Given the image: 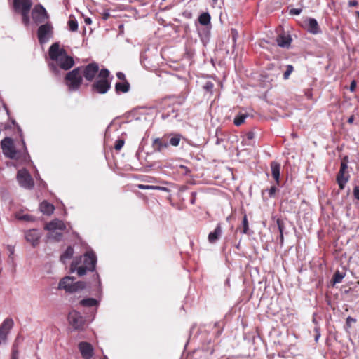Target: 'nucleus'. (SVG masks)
I'll use <instances>...</instances> for the list:
<instances>
[{
    "label": "nucleus",
    "mask_w": 359,
    "mask_h": 359,
    "mask_svg": "<svg viewBox=\"0 0 359 359\" xmlns=\"http://www.w3.org/2000/svg\"><path fill=\"white\" fill-rule=\"evenodd\" d=\"M1 147L6 157L13 160H27L28 154L24 140L21 141L20 147L18 148L11 137H5L1 142Z\"/></svg>",
    "instance_id": "1"
},
{
    "label": "nucleus",
    "mask_w": 359,
    "mask_h": 359,
    "mask_svg": "<svg viewBox=\"0 0 359 359\" xmlns=\"http://www.w3.org/2000/svg\"><path fill=\"white\" fill-rule=\"evenodd\" d=\"M109 71L102 69L98 73L97 77L91 86L93 93L105 94L111 88V81L109 79Z\"/></svg>",
    "instance_id": "2"
},
{
    "label": "nucleus",
    "mask_w": 359,
    "mask_h": 359,
    "mask_svg": "<svg viewBox=\"0 0 359 359\" xmlns=\"http://www.w3.org/2000/svg\"><path fill=\"white\" fill-rule=\"evenodd\" d=\"M82 67H79L69 72L65 77V83L69 90L76 91L79 90L83 82L81 74Z\"/></svg>",
    "instance_id": "3"
},
{
    "label": "nucleus",
    "mask_w": 359,
    "mask_h": 359,
    "mask_svg": "<svg viewBox=\"0 0 359 359\" xmlns=\"http://www.w3.org/2000/svg\"><path fill=\"white\" fill-rule=\"evenodd\" d=\"M74 65V60L72 57L67 55V52L62 55L55 63L50 62L48 67L52 72L55 74L59 73L58 67L63 70H69Z\"/></svg>",
    "instance_id": "4"
},
{
    "label": "nucleus",
    "mask_w": 359,
    "mask_h": 359,
    "mask_svg": "<svg viewBox=\"0 0 359 359\" xmlns=\"http://www.w3.org/2000/svg\"><path fill=\"white\" fill-rule=\"evenodd\" d=\"M32 18L36 25L45 24L50 22V15L43 6L39 4L34 6L32 11Z\"/></svg>",
    "instance_id": "5"
},
{
    "label": "nucleus",
    "mask_w": 359,
    "mask_h": 359,
    "mask_svg": "<svg viewBox=\"0 0 359 359\" xmlns=\"http://www.w3.org/2000/svg\"><path fill=\"white\" fill-rule=\"evenodd\" d=\"M53 35V26L50 22L41 25L37 30V38L41 44L46 43Z\"/></svg>",
    "instance_id": "6"
},
{
    "label": "nucleus",
    "mask_w": 359,
    "mask_h": 359,
    "mask_svg": "<svg viewBox=\"0 0 359 359\" xmlns=\"http://www.w3.org/2000/svg\"><path fill=\"white\" fill-rule=\"evenodd\" d=\"M17 180L20 185L25 189H30L33 188L34 185L32 176L26 169L18 170Z\"/></svg>",
    "instance_id": "7"
},
{
    "label": "nucleus",
    "mask_w": 359,
    "mask_h": 359,
    "mask_svg": "<svg viewBox=\"0 0 359 359\" xmlns=\"http://www.w3.org/2000/svg\"><path fill=\"white\" fill-rule=\"evenodd\" d=\"M82 76L85 78L88 81H92L95 76L100 72L99 66L96 62H91L86 66H81Z\"/></svg>",
    "instance_id": "8"
},
{
    "label": "nucleus",
    "mask_w": 359,
    "mask_h": 359,
    "mask_svg": "<svg viewBox=\"0 0 359 359\" xmlns=\"http://www.w3.org/2000/svg\"><path fill=\"white\" fill-rule=\"evenodd\" d=\"M68 320L69 324L74 328V330L83 329L85 324V319L76 311H72L69 313Z\"/></svg>",
    "instance_id": "9"
},
{
    "label": "nucleus",
    "mask_w": 359,
    "mask_h": 359,
    "mask_svg": "<svg viewBox=\"0 0 359 359\" xmlns=\"http://www.w3.org/2000/svg\"><path fill=\"white\" fill-rule=\"evenodd\" d=\"M79 350L83 359H91L94 354V348L93 346L86 341L80 342L78 344Z\"/></svg>",
    "instance_id": "10"
},
{
    "label": "nucleus",
    "mask_w": 359,
    "mask_h": 359,
    "mask_svg": "<svg viewBox=\"0 0 359 359\" xmlns=\"http://www.w3.org/2000/svg\"><path fill=\"white\" fill-rule=\"evenodd\" d=\"M97 258L93 252H87L83 255V266L88 271H93L95 269Z\"/></svg>",
    "instance_id": "11"
},
{
    "label": "nucleus",
    "mask_w": 359,
    "mask_h": 359,
    "mask_svg": "<svg viewBox=\"0 0 359 359\" xmlns=\"http://www.w3.org/2000/svg\"><path fill=\"white\" fill-rule=\"evenodd\" d=\"M65 53H66V50L63 48H60L58 43H54L50 46L48 54L50 58L55 62Z\"/></svg>",
    "instance_id": "12"
},
{
    "label": "nucleus",
    "mask_w": 359,
    "mask_h": 359,
    "mask_svg": "<svg viewBox=\"0 0 359 359\" xmlns=\"http://www.w3.org/2000/svg\"><path fill=\"white\" fill-rule=\"evenodd\" d=\"M13 320L11 318H6L2 323L0 327V340L4 341L10 330L13 326Z\"/></svg>",
    "instance_id": "13"
},
{
    "label": "nucleus",
    "mask_w": 359,
    "mask_h": 359,
    "mask_svg": "<svg viewBox=\"0 0 359 359\" xmlns=\"http://www.w3.org/2000/svg\"><path fill=\"white\" fill-rule=\"evenodd\" d=\"M40 233L36 229H30L25 233V239L27 242L31 243L33 247L39 244Z\"/></svg>",
    "instance_id": "14"
},
{
    "label": "nucleus",
    "mask_w": 359,
    "mask_h": 359,
    "mask_svg": "<svg viewBox=\"0 0 359 359\" xmlns=\"http://www.w3.org/2000/svg\"><path fill=\"white\" fill-rule=\"evenodd\" d=\"M32 6V0H13V8L16 12L31 9Z\"/></svg>",
    "instance_id": "15"
},
{
    "label": "nucleus",
    "mask_w": 359,
    "mask_h": 359,
    "mask_svg": "<svg viewBox=\"0 0 359 359\" xmlns=\"http://www.w3.org/2000/svg\"><path fill=\"white\" fill-rule=\"evenodd\" d=\"M45 229L50 231H53L56 229L65 230L66 229V225L62 220L55 219L48 223L46 225Z\"/></svg>",
    "instance_id": "16"
},
{
    "label": "nucleus",
    "mask_w": 359,
    "mask_h": 359,
    "mask_svg": "<svg viewBox=\"0 0 359 359\" xmlns=\"http://www.w3.org/2000/svg\"><path fill=\"white\" fill-rule=\"evenodd\" d=\"M165 136H164L162 138H156L153 140L152 147L154 151L160 152L163 149L168 147L169 144L168 141L165 139Z\"/></svg>",
    "instance_id": "17"
},
{
    "label": "nucleus",
    "mask_w": 359,
    "mask_h": 359,
    "mask_svg": "<svg viewBox=\"0 0 359 359\" xmlns=\"http://www.w3.org/2000/svg\"><path fill=\"white\" fill-rule=\"evenodd\" d=\"M74 278L70 276L63 278L59 283V288L63 289L67 292H72Z\"/></svg>",
    "instance_id": "18"
},
{
    "label": "nucleus",
    "mask_w": 359,
    "mask_h": 359,
    "mask_svg": "<svg viewBox=\"0 0 359 359\" xmlns=\"http://www.w3.org/2000/svg\"><path fill=\"white\" fill-rule=\"evenodd\" d=\"M276 42L280 47L288 48L292 42V38L289 34H281L278 36Z\"/></svg>",
    "instance_id": "19"
},
{
    "label": "nucleus",
    "mask_w": 359,
    "mask_h": 359,
    "mask_svg": "<svg viewBox=\"0 0 359 359\" xmlns=\"http://www.w3.org/2000/svg\"><path fill=\"white\" fill-rule=\"evenodd\" d=\"M271 175L277 185L280 184V164L276 161H271L270 163Z\"/></svg>",
    "instance_id": "20"
},
{
    "label": "nucleus",
    "mask_w": 359,
    "mask_h": 359,
    "mask_svg": "<svg viewBox=\"0 0 359 359\" xmlns=\"http://www.w3.org/2000/svg\"><path fill=\"white\" fill-rule=\"evenodd\" d=\"M349 175L347 172L339 170L337 175V182L341 190L344 189L345 184L348 181Z\"/></svg>",
    "instance_id": "21"
},
{
    "label": "nucleus",
    "mask_w": 359,
    "mask_h": 359,
    "mask_svg": "<svg viewBox=\"0 0 359 359\" xmlns=\"http://www.w3.org/2000/svg\"><path fill=\"white\" fill-rule=\"evenodd\" d=\"M222 234V229L220 224H218L212 232L208 234V241L210 243H215L219 239Z\"/></svg>",
    "instance_id": "22"
},
{
    "label": "nucleus",
    "mask_w": 359,
    "mask_h": 359,
    "mask_svg": "<svg viewBox=\"0 0 359 359\" xmlns=\"http://www.w3.org/2000/svg\"><path fill=\"white\" fill-rule=\"evenodd\" d=\"M308 31L313 34H317L320 32L317 20L314 18H309L308 20Z\"/></svg>",
    "instance_id": "23"
},
{
    "label": "nucleus",
    "mask_w": 359,
    "mask_h": 359,
    "mask_svg": "<svg viewBox=\"0 0 359 359\" xmlns=\"http://www.w3.org/2000/svg\"><path fill=\"white\" fill-rule=\"evenodd\" d=\"M39 208H40V210L43 214H46L47 215H50L53 214L54 212V210H55L54 205L53 204L47 202L46 201H43L40 204Z\"/></svg>",
    "instance_id": "24"
},
{
    "label": "nucleus",
    "mask_w": 359,
    "mask_h": 359,
    "mask_svg": "<svg viewBox=\"0 0 359 359\" xmlns=\"http://www.w3.org/2000/svg\"><path fill=\"white\" fill-rule=\"evenodd\" d=\"M78 264H79V262L73 261L70 266V271H71V272H74L76 271L78 275L81 276L86 273L88 269L86 268V266L83 265L81 266H78Z\"/></svg>",
    "instance_id": "25"
},
{
    "label": "nucleus",
    "mask_w": 359,
    "mask_h": 359,
    "mask_svg": "<svg viewBox=\"0 0 359 359\" xmlns=\"http://www.w3.org/2000/svg\"><path fill=\"white\" fill-rule=\"evenodd\" d=\"M130 90V83L128 81L117 82L115 85V90L117 93H126Z\"/></svg>",
    "instance_id": "26"
},
{
    "label": "nucleus",
    "mask_w": 359,
    "mask_h": 359,
    "mask_svg": "<svg viewBox=\"0 0 359 359\" xmlns=\"http://www.w3.org/2000/svg\"><path fill=\"white\" fill-rule=\"evenodd\" d=\"M74 255V249L72 246H68L63 254L60 256V261L62 263H65L67 259L72 257Z\"/></svg>",
    "instance_id": "27"
},
{
    "label": "nucleus",
    "mask_w": 359,
    "mask_h": 359,
    "mask_svg": "<svg viewBox=\"0 0 359 359\" xmlns=\"http://www.w3.org/2000/svg\"><path fill=\"white\" fill-rule=\"evenodd\" d=\"M168 135L171 136L169 140L170 144L174 147H177L180 144V142L182 138V135L179 133H171Z\"/></svg>",
    "instance_id": "28"
},
{
    "label": "nucleus",
    "mask_w": 359,
    "mask_h": 359,
    "mask_svg": "<svg viewBox=\"0 0 359 359\" xmlns=\"http://www.w3.org/2000/svg\"><path fill=\"white\" fill-rule=\"evenodd\" d=\"M80 304L83 306L93 307L98 304V302L94 298H87L80 301Z\"/></svg>",
    "instance_id": "29"
},
{
    "label": "nucleus",
    "mask_w": 359,
    "mask_h": 359,
    "mask_svg": "<svg viewBox=\"0 0 359 359\" xmlns=\"http://www.w3.org/2000/svg\"><path fill=\"white\" fill-rule=\"evenodd\" d=\"M210 15L208 13H203L198 17V22L202 25H208L210 22Z\"/></svg>",
    "instance_id": "30"
},
{
    "label": "nucleus",
    "mask_w": 359,
    "mask_h": 359,
    "mask_svg": "<svg viewBox=\"0 0 359 359\" xmlns=\"http://www.w3.org/2000/svg\"><path fill=\"white\" fill-rule=\"evenodd\" d=\"M67 24L71 32H76L78 30V22L74 16L71 15L69 17Z\"/></svg>",
    "instance_id": "31"
},
{
    "label": "nucleus",
    "mask_w": 359,
    "mask_h": 359,
    "mask_svg": "<svg viewBox=\"0 0 359 359\" xmlns=\"http://www.w3.org/2000/svg\"><path fill=\"white\" fill-rule=\"evenodd\" d=\"M18 12L20 13V14L22 15V23L25 25H28L30 22L29 15L30 9L22 10V11H20Z\"/></svg>",
    "instance_id": "32"
},
{
    "label": "nucleus",
    "mask_w": 359,
    "mask_h": 359,
    "mask_svg": "<svg viewBox=\"0 0 359 359\" xmlns=\"http://www.w3.org/2000/svg\"><path fill=\"white\" fill-rule=\"evenodd\" d=\"M85 287H86L85 282H83V281L74 282V285L72 286V292H75L79 290H81L84 289Z\"/></svg>",
    "instance_id": "33"
},
{
    "label": "nucleus",
    "mask_w": 359,
    "mask_h": 359,
    "mask_svg": "<svg viewBox=\"0 0 359 359\" xmlns=\"http://www.w3.org/2000/svg\"><path fill=\"white\" fill-rule=\"evenodd\" d=\"M345 274L339 272V271H337L332 278V280L334 284L335 283H339L341 282L342 279L344 278Z\"/></svg>",
    "instance_id": "34"
},
{
    "label": "nucleus",
    "mask_w": 359,
    "mask_h": 359,
    "mask_svg": "<svg viewBox=\"0 0 359 359\" xmlns=\"http://www.w3.org/2000/svg\"><path fill=\"white\" fill-rule=\"evenodd\" d=\"M247 116L244 114H240L235 117L233 123L236 126H239L245 122V119Z\"/></svg>",
    "instance_id": "35"
},
{
    "label": "nucleus",
    "mask_w": 359,
    "mask_h": 359,
    "mask_svg": "<svg viewBox=\"0 0 359 359\" xmlns=\"http://www.w3.org/2000/svg\"><path fill=\"white\" fill-rule=\"evenodd\" d=\"M18 345L15 341L12 347L11 359H18Z\"/></svg>",
    "instance_id": "36"
},
{
    "label": "nucleus",
    "mask_w": 359,
    "mask_h": 359,
    "mask_svg": "<svg viewBox=\"0 0 359 359\" xmlns=\"http://www.w3.org/2000/svg\"><path fill=\"white\" fill-rule=\"evenodd\" d=\"M242 224H243V231L242 232H243V233L247 234L249 231V224H248V221L246 215H245L243 217Z\"/></svg>",
    "instance_id": "37"
},
{
    "label": "nucleus",
    "mask_w": 359,
    "mask_h": 359,
    "mask_svg": "<svg viewBox=\"0 0 359 359\" xmlns=\"http://www.w3.org/2000/svg\"><path fill=\"white\" fill-rule=\"evenodd\" d=\"M124 144H125V141L123 139H118L115 142L114 149L116 151H120L122 149V147H123Z\"/></svg>",
    "instance_id": "38"
},
{
    "label": "nucleus",
    "mask_w": 359,
    "mask_h": 359,
    "mask_svg": "<svg viewBox=\"0 0 359 359\" xmlns=\"http://www.w3.org/2000/svg\"><path fill=\"white\" fill-rule=\"evenodd\" d=\"M293 69H294V68H293L292 65H288L287 66L286 71L283 74V79H287L290 77V75L291 74V73L293 72Z\"/></svg>",
    "instance_id": "39"
},
{
    "label": "nucleus",
    "mask_w": 359,
    "mask_h": 359,
    "mask_svg": "<svg viewBox=\"0 0 359 359\" xmlns=\"http://www.w3.org/2000/svg\"><path fill=\"white\" fill-rule=\"evenodd\" d=\"M276 224H277L279 232L283 233V230L285 229V224H284L283 221L281 219L278 218L276 219Z\"/></svg>",
    "instance_id": "40"
},
{
    "label": "nucleus",
    "mask_w": 359,
    "mask_h": 359,
    "mask_svg": "<svg viewBox=\"0 0 359 359\" xmlns=\"http://www.w3.org/2000/svg\"><path fill=\"white\" fill-rule=\"evenodd\" d=\"M277 191L278 189L276 187V186L271 187V188L268 190L269 196L270 198H273Z\"/></svg>",
    "instance_id": "41"
},
{
    "label": "nucleus",
    "mask_w": 359,
    "mask_h": 359,
    "mask_svg": "<svg viewBox=\"0 0 359 359\" xmlns=\"http://www.w3.org/2000/svg\"><path fill=\"white\" fill-rule=\"evenodd\" d=\"M137 187L140 189H147V190H154L155 188V186L154 185H144V184H138L137 185Z\"/></svg>",
    "instance_id": "42"
},
{
    "label": "nucleus",
    "mask_w": 359,
    "mask_h": 359,
    "mask_svg": "<svg viewBox=\"0 0 359 359\" xmlns=\"http://www.w3.org/2000/svg\"><path fill=\"white\" fill-rule=\"evenodd\" d=\"M346 158H344L341 161V165H340V170H342V171L346 172V170L348 168V165H347V162L346 161Z\"/></svg>",
    "instance_id": "43"
},
{
    "label": "nucleus",
    "mask_w": 359,
    "mask_h": 359,
    "mask_svg": "<svg viewBox=\"0 0 359 359\" xmlns=\"http://www.w3.org/2000/svg\"><path fill=\"white\" fill-rule=\"evenodd\" d=\"M302 13L301 8H292L290 10V15H299Z\"/></svg>",
    "instance_id": "44"
},
{
    "label": "nucleus",
    "mask_w": 359,
    "mask_h": 359,
    "mask_svg": "<svg viewBox=\"0 0 359 359\" xmlns=\"http://www.w3.org/2000/svg\"><path fill=\"white\" fill-rule=\"evenodd\" d=\"M353 193L355 198L359 201V187L355 186L353 189Z\"/></svg>",
    "instance_id": "45"
},
{
    "label": "nucleus",
    "mask_w": 359,
    "mask_h": 359,
    "mask_svg": "<svg viewBox=\"0 0 359 359\" xmlns=\"http://www.w3.org/2000/svg\"><path fill=\"white\" fill-rule=\"evenodd\" d=\"M18 219L20 220L29 221L32 220V216L29 215H24L22 216H18Z\"/></svg>",
    "instance_id": "46"
},
{
    "label": "nucleus",
    "mask_w": 359,
    "mask_h": 359,
    "mask_svg": "<svg viewBox=\"0 0 359 359\" xmlns=\"http://www.w3.org/2000/svg\"><path fill=\"white\" fill-rule=\"evenodd\" d=\"M314 331L316 332L315 340H316V341H317L318 340L319 337H320V327L318 326H316L314 328Z\"/></svg>",
    "instance_id": "47"
},
{
    "label": "nucleus",
    "mask_w": 359,
    "mask_h": 359,
    "mask_svg": "<svg viewBox=\"0 0 359 359\" xmlns=\"http://www.w3.org/2000/svg\"><path fill=\"white\" fill-rule=\"evenodd\" d=\"M116 76L118 79L121 80L122 82L125 81H127L126 79V76L125 74L123 73V72H118L116 74Z\"/></svg>",
    "instance_id": "48"
},
{
    "label": "nucleus",
    "mask_w": 359,
    "mask_h": 359,
    "mask_svg": "<svg viewBox=\"0 0 359 359\" xmlns=\"http://www.w3.org/2000/svg\"><path fill=\"white\" fill-rule=\"evenodd\" d=\"M356 85H357V83L355 80L351 81V85H350V90L351 92H354L355 90Z\"/></svg>",
    "instance_id": "49"
},
{
    "label": "nucleus",
    "mask_w": 359,
    "mask_h": 359,
    "mask_svg": "<svg viewBox=\"0 0 359 359\" xmlns=\"http://www.w3.org/2000/svg\"><path fill=\"white\" fill-rule=\"evenodd\" d=\"M7 249H8L9 253H10L9 257H11V256L13 255L14 252H15L14 247L11 246V245H8Z\"/></svg>",
    "instance_id": "50"
},
{
    "label": "nucleus",
    "mask_w": 359,
    "mask_h": 359,
    "mask_svg": "<svg viewBox=\"0 0 359 359\" xmlns=\"http://www.w3.org/2000/svg\"><path fill=\"white\" fill-rule=\"evenodd\" d=\"M348 4L350 7H355L358 5V3L355 0H351L348 2Z\"/></svg>",
    "instance_id": "51"
},
{
    "label": "nucleus",
    "mask_w": 359,
    "mask_h": 359,
    "mask_svg": "<svg viewBox=\"0 0 359 359\" xmlns=\"http://www.w3.org/2000/svg\"><path fill=\"white\" fill-rule=\"evenodd\" d=\"M111 15L109 12H104L102 14V18L103 20H107L110 18Z\"/></svg>",
    "instance_id": "52"
},
{
    "label": "nucleus",
    "mask_w": 359,
    "mask_h": 359,
    "mask_svg": "<svg viewBox=\"0 0 359 359\" xmlns=\"http://www.w3.org/2000/svg\"><path fill=\"white\" fill-rule=\"evenodd\" d=\"M155 188H156V189H154V190H161V191H168V189L164 187L155 186Z\"/></svg>",
    "instance_id": "53"
},
{
    "label": "nucleus",
    "mask_w": 359,
    "mask_h": 359,
    "mask_svg": "<svg viewBox=\"0 0 359 359\" xmlns=\"http://www.w3.org/2000/svg\"><path fill=\"white\" fill-rule=\"evenodd\" d=\"M155 188H156V189H154V190H161V191H168V189L164 187L155 186Z\"/></svg>",
    "instance_id": "54"
},
{
    "label": "nucleus",
    "mask_w": 359,
    "mask_h": 359,
    "mask_svg": "<svg viewBox=\"0 0 359 359\" xmlns=\"http://www.w3.org/2000/svg\"><path fill=\"white\" fill-rule=\"evenodd\" d=\"M354 120H355V116H354V115H351V116L348 118V119L347 122H348L349 124H352V123H353Z\"/></svg>",
    "instance_id": "55"
},
{
    "label": "nucleus",
    "mask_w": 359,
    "mask_h": 359,
    "mask_svg": "<svg viewBox=\"0 0 359 359\" xmlns=\"http://www.w3.org/2000/svg\"><path fill=\"white\" fill-rule=\"evenodd\" d=\"M351 322H355V320L351 317H348L346 319V323L350 325Z\"/></svg>",
    "instance_id": "56"
},
{
    "label": "nucleus",
    "mask_w": 359,
    "mask_h": 359,
    "mask_svg": "<svg viewBox=\"0 0 359 359\" xmlns=\"http://www.w3.org/2000/svg\"><path fill=\"white\" fill-rule=\"evenodd\" d=\"M84 22L86 25H90L92 23V20L90 18H86Z\"/></svg>",
    "instance_id": "57"
},
{
    "label": "nucleus",
    "mask_w": 359,
    "mask_h": 359,
    "mask_svg": "<svg viewBox=\"0 0 359 359\" xmlns=\"http://www.w3.org/2000/svg\"><path fill=\"white\" fill-rule=\"evenodd\" d=\"M283 240H284L283 233H280V241L281 244L283 243Z\"/></svg>",
    "instance_id": "58"
},
{
    "label": "nucleus",
    "mask_w": 359,
    "mask_h": 359,
    "mask_svg": "<svg viewBox=\"0 0 359 359\" xmlns=\"http://www.w3.org/2000/svg\"><path fill=\"white\" fill-rule=\"evenodd\" d=\"M56 237H57V241H60V238L62 237V233H56Z\"/></svg>",
    "instance_id": "59"
},
{
    "label": "nucleus",
    "mask_w": 359,
    "mask_h": 359,
    "mask_svg": "<svg viewBox=\"0 0 359 359\" xmlns=\"http://www.w3.org/2000/svg\"><path fill=\"white\" fill-rule=\"evenodd\" d=\"M252 137H253V134H252V133H248V137L249 139H252Z\"/></svg>",
    "instance_id": "60"
},
{
    "label": "nucleus",
    "mask_w": 359,
    "mask_h": 359,
    "mask_svg": "<svg viewBox=\"0 0 359 359\" xmlns=\"http://www.w3.org/2000/svg\"><path fill=\"white\" fill-rule=\"evenodd\" d=\"M102 359H108V358H107V356H104V358H102Z\"/></svg>",
    "instance_id": "61"
},
{
    "label": "nucleus",
    "mask_w": 359,
    "mask_h": 359,
    "mask_svg": "<svg viewBox=\"0 0 359 359\" xmlns=\"http://www.w3.org/2000/svg\"><path fill=\"white\" fill-rule=\"evenodd\" d=\"M357 15H358V16L359 18V11L357 12Z\"/></svg>",
    "instance_id": "62"
}]
</instances>
